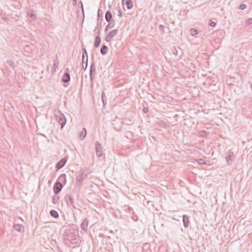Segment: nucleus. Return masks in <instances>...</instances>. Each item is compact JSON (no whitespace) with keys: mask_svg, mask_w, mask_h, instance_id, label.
I'll use <instances>...</instances> for the list:
<instances>
[{"mask_svg":"<svg viewBox=\"0 0 252 252\" xmlns=\"http://www.w3.org/2000/svg\"><path fill=\"white\" fill-rule=\"evenodd\" d=\"M183 221L185 227H188L189 224V218L187 215H184L183 216Z\"/></svg>","mask_w":252,"mask_h":252,"instance_id":"4468645a","label":"nucleus"},{"mask_svg":"<svg viewBox=\"0 0 252 252\" xmlns=\"http://www.w3.org/2000/svg\"><path fill=\"white\" fill-rule=\"evenodd\" d=\"M101 11V10L99 9L98 10V17H99V14H100V12Z\"/></svg>","mask_w":252,"mask_h":252,"instance_id":"c9c22d12","label":"nucleus"},{"mask_svg":"<svg viewBox=\"0 0 252 252\" xmlns=\"http://www.w3.org/2000/svg\"><path fill=\"white\" fill-rule=\"evenodd\" d=\"M59 65V63L58 61V58H57V59L54 60V63L51 68V73L52 75H54L56 72V69L58 67Z\"/></svg>","mask_w":252,"mask_h":252,"instance_id":"9d476101","label":"nucleus"},{"mask_svg":"<svg viewBox=\"0 0 252 252\" xmlns=\"http://www.w3.org/2000/svg\"><path fill=\"white\" fill-rule=\"evenodd\" d=\"M104 97H105V94L103 92L102 93L101 98L103 103H104Z\"/></svg>","mask_w":252,"mask_h":252,"instance_id":"2f4dec72","label":"nucleus"},{"mask_svg":"<svg viewBox=\"0 0 252 252\" xmlns=\"http://www.w3.org/2000/svg\"><path fill=\"white\" fill-rule=\"evenodd\" d=\"M108 49L107 46L103 45L100 49V53L102 55H105L107 54Z\"/></svg>","mask_w":252,"mask_h":252,"instance_id":"aec40b11","label":"nucleus"},{"mask_svg":"<svg viewBox=\"0 0 252 252\" xmlns=\"http://www.w3.org/2000/svg\"><path fill=\"white\" fill-rule=\"evenodd\" d=\"M101 39L100 37L99 36H96L95 39V42H94V47L97 48L98 47L100 43Z\"/></svg>","mask_w":252,"mask_h":252,"instance_id":"5701e85b","label":"nucleus"},{"mask_svg":"<svg viewBox=\"0 0 252 252\" xmlns=\"http://www.w3.org/2000/svg\"><path fill=\"white\" fill-rule=\"evenodd\" d=\"M83 181V174H79L76 179V185L79 186Z\"/></svg>","mask_w":252,"mask_h":252,"instance_id":"a211bd4d","label":"nucleus"},{"mask_svg":"<svg viewBox=\"0 0 252 252\" xmlns=\"http://www.w3.org/2000/svg\"><path fill=\"white\" fill-rule=\"evenodd\" d=\"M13 228L15 230L21 233L23 232L25 229L24 226L20 224H14L13 226Z\"/></svg>","mask_w":252,"mask_h":252,"instance_id":"9b49d317","label":"nucleus"},{"mask_svg":"<svg viewBox=\"0 0 252 252\" xmlns=\"http://www.w3.org/2000/svg\"><path fill=\"white\" fill-rule=\"evenodd\" d=\"M157 125L161 127H163L165 128H168L169 127V125L165 122H164L161 120H159L157 122Z\"/></svg>","mask_w":252,"mask_h":252,"instance_id":"f8f14e48","label":"nucleus"},{"mask_svg":"<svg viewBox=\"0 0 252 252\" xmlns=\"http://www.w3.org/2000/svg\"><path fill=\"white\" fill-rule=\"evenodd\" d=\"M118 12H119V14H118L119 17L121 18L122 17V16H123L122 15V11L120 9H119L118 10Z\"/></svg>","mask_w":252,"mask_h":252,"instance_id":"473e14b6","label":"nucleus"},{"mask_svg":"<svg viewBox=\"0 0 252 252\" xmlns=\"http://www.w3.org/2000/svg\"><path fill=\"white\" fill-rule=\"evenodd\" d=\"M7 63L9 65H10L11 67L14 68L15 67V64L13 61L12 60H9L7 61Z\"/></svg>","mask_w":252,"mask_h":252,"instance_id":"a878e982","label":"nucleus"},{"mask_svg":"<svg viewBox=\"0 0 252 252\" xmlns=\"http://www.w3.org/2000/svg\"><path fill=\"white\" fill-rule=\"evenodd\" d=\"M78 238L79 237L75 235V232L73 231L68 232V233L66 234L65 239L67 241L70 243V247L75 248L80 245L81 241Z\"/></svg>","mask_w":252,"mask_h":252,"instance_id":"f257e3e1","label":"nucleus"},{"mask_svg":"<svg viewBox=\"0 0 252 252\" xmlns=\"http://www.w3.org/2000/svg\"><path fill=\"white\" fill-rule=\"evenodd\" d=\"M112 17V14L110 12V11H107L105 13V20H106V21L107 22H109L111 21V19Z\"/></svg>","mask_w":252,"mask_h":252,"instance_id":"412c9836","label":"nucleus"},{"mask_svg":"<svg viewBox=\"0 0 252 252\" xmlns=\"http://www.w3.org/2000/svg\"><path fill=\"white\" fill-rule=\"evenodd\" d=\"M54 115L57 122L61 125L62 129L66 124V118L64 115L59 110H55Z\"/></svg>","mask_w":252,"mask_h":252,"instance_id":"f03ea898","label":"nucleus"},{"mask_svg":"<svg viewBox=\"0 0 252 252\" xmlns=\"http://www.w3.org/2000/svg\"><path fill=\"white\" fill-rule=\"evenodd\" d=\"M63 188L62 184L60 182H57L55 184L53 188V190L55 194H57Z\"/></svg>","mask_w":252,"mask_h":252,"instance_id":"423d86ee","label":"nucleus"},{"mask_svg":"<svg viewBox=\"0 0 252 252\" xmlns=\"http://www.w3.org/2000/svg\"><path fill=\"white\" fill-rule=\"evenodd\" d=\"M86 134H87L86 129L84 127V128H83L82 131H80L79 133L80 139H81V140L84 139L85 138Z\"/></svg>","mask_w":252,"mask_h":252,"instance_id":"f3484780","label":"nucleus"},{"mask_svg":"<svg viewBox=\"0 0 252 252\" xmlns=\"http://www.w3.org/2000/svg\"><path fill=\"white\" fill-rule=\"evenodd\" d=\"M216 23L214 22H211L210 24V25L211 26V27H215L216 26Z\"/></svg>","mask_w":252,"mask_h":252,"instance_id":"72a5a7b5","label":"nucleus"},{"mask_svg":"<svg viewBox=\"0 0 252 252\" xmlns=\"http://www.w3.org/2000/svg\"><path fill=\"white\" fill-rule=\"evenodd\" d=\"M64 199L68 205L72 207L74 206L73 199L70 195H66L64 197Z\"/></svg>","mask_w":252,"mask_h":252,"instance_id":"0eeeda50","label":"nucleus"},{"mask_svg":"<svg viewBox=\"0 0 252 252\" xmlns=\"http://www.w3.org/2000/svg\"><path fill=\"white\" fill-rule=\"evenodd\" d=\"M66 162V159L65 158H63L62 159H61L60 161H59L57 163V164L56 165V167L58 169H60L62 168V167H63V166L65 164Z\"/></svg>","mask_w":252,"mask_h":252,"instance_id":"1a4fd4ad","label":"nucleus"},{"mask_svg":"<svg viewBox=\"0 0 252 252\" xmlns=\"http://www.w3.org/2000/svg\"><path fill=\"white\" fill-rule=\"evenodd\" d=\"M96 154L97 157H100L102 155V148L100 143L97 141L95 144Z\"/></svg>","mask_w":252,"mask_h":252,"instance_id":"39448f33","label":"nucleus"},{"mask_svg":"<svg viewBox=\"0 0 252 252\" xmlns=\"http://www.w3.org/2000/svg\"><path fill=\"white\" fill-rule=\"evenodd\" d=\"M118 33V30L115 29L111 31L106 36L105 40L107 42L110 41Z\"/></svg>","mask_w":252,"mask_h":252,"instance_id":"20e7f679","label":"nucleus"},{"mask_svg":"<svg viewBox=\"0 0 252 252\" xmlns=\"http://www.w3.org/2000/svg\"><path fill=\"white\" fill-rule=\"evenodd\" d=\"M115 22L114 20H112V21L109 22V23L107 24L105 28V32H106L109 29H111L114 27Z\"/></svg>","mask_w":252,"mask_h":252,"instance_id":"6ab92c4d","label":"nucleus"},{"mask_svg":"<svg viewBox=\"0 0 252 252\" xmlns=\"http://www.w3.org/2000/svg\"><path fill=\"white\" fill-rule=\"evenodd\" d=\"M196 160L199 164H206V162L205 161L204 159H203L202 158L198 159H196Z\"/></svg>","mask_w":252,"mask_h":252,"instance_id":"cd10ccee","label":"nucleus"},{"mask_svg":"<svg viewBox=\"0 0 252 252\" xmlns=\"http://www.w3.org/2000/svg\"><path fill=\"white\" fill-rule=\"evenodd\" d=\"M85 55L86 56V61L85 62L86 66H85V70H86L87 67V65H88V55H87V53L86 49L85 48H84L83 50V55H82L83 63L84 62V59H85Z\"/></svg>","mask_w":252,"mask_h":252,"instance_id":"dca6fc26","label":"nucleus"},{"mask_svg":"<svg viewBox=\"0 0 252 252\" xmlns=\"http://www.w3.org/2000/svg\"><path fill=\"white\" fill-rule=\"evenodd\" d=\"M88 223H89L88 219L87 218H85L81 224V227L83 230L87 231V228H88Z\"/></svg>","mask_w":252,"mask_h":252,"instance_id":"ddd939ff","label":"nucleus"},{"mask_svg":"<svg viewBox=\"0 0 252 252\" xmlns=\"http://www.w3.org/2000/svg\"><path fill=\"white\" fill-rule=\"evenodd\" d=\"M27 14L28 15V16H29L32 19H35V15H34V12L32 9H30L28 10Z\"/></svg>","mask_w":252,"mask_h":252,"instance_id":"b1692460","label":"nucleus"},{"mask_svg":"<svg viewBox=\"0 0 252 252\" xmlns=\"http://www.w3.org/2000/svg\"><path fill=\"white\" fill-rule=\"evenodd\" d=\"M251 88L252 89V84H251Z\"/></svg>","mask_w":252,"mask_h":252,"instance_id":"58836bf2","label":"nucleus"},{"mask_svg":"<svg viewBox=\"0 0 252 252\" xmlns=\"http://www.w3.org/2000/svg\"><path fill=\"white\" fill-rule=\"evenodd\" d=\"M50 215L52 217H54V218H57L59 217L58 212L54 210H52L50 211Z\"/></svg>","mask_w":252,"mask_h":252,"instance_id":"393cba45","label":"nucleus"},{"mask_svg":"<svg viewBox=\"0 0 252 252\" xmlns=\"http://www.w3.org/2000/svg\"><path fill=\"white\" fill-rule=\"evenodd\" d=\"M234 157V153L231 150H229L226 153V161L229 165H231L233 162V158Z\"/></svg>","mask_w":252,"mask_h":252,"instance_id":"7ed1b4c3","label":"nucleus"},{"mask_svg":"<svg viewBox=\"0 0 252 252\" xmlns=\"http://www.w3.org/2000/svg\"><path fill=\"white\" fill-rule=\"evenodd\" d=\"M246 7H247V5L245 4H241L239 7V9H240L241 10H244V9H246Z\"/></svg>","mask_w":252,"mask_h":252,"instance_id":"7c9ffc66","label":"nucleus"},{"mask_svg":"<svg viewBox=\"0 0 252 252\" xmlns=\"http://www.w3.org/2000/svg\"><path fill=\"white\" fill-rule=\"evenodd\" d=\"M70 80V76L69 73L66 72L65 73L63 77H62V81L64 83H67Z\"/></svg>","mask_w":252,"mask_h":252,"instance_id":"2eb2a0df","label":"nucleus"},{"mask_svg":"<svg viewBox=\"0 0 252 252\" xmlns=\"http://www.w3.org/2000/svg\"><path fill=\"white\" fill-rule=\"evenodd\" d=\"M190 32L192 35H195L198 34V31L195 29H191L190 30Z\"/></svg>","mask_w":252,"mask_h":252,"instance_id":"bb28decb","label":"nucleus"},{"mask_svg":"<svg viewBox=\"0 0 252 252\" xmlns=\"http://www.w3.org/2000/svg\"><path fill=\"white\" fill-rule=\"evenodd\" d=\"M159 30L162 32L163 33L164 32V27L162 25H160L159 26Z\"/></svg>","mask_w":252,"mask_h":252,"instance_id":"c756f323","label":"nucleus"},{"mask_svg":"<svg viewBox=\"0 0 252 252\" xmlns=\"http://www.w3.org/2000/svg\"><path fill=\"white\" fill-rule=\"evenodd\" d=\"M246 24L248 25L252 24V18H249L246 21Z\"/></svg>","mask_w":252,"mask_h":252,"instance_id":"c85d7f7f","label":"nucleus"},{"mask_svg":"<svg viewBox=\"0 0 252 252\" xmlns=\"http://www.w3.org/2000/svg\"><path fill=\"white\" fill-rule=\"evenodd\" d=\"M126 8L131 9L133 7V2L132 0H126Z\"/></svg>","mask_w":252,"mask_h":252,"instance_id":"4be33fe9","label":"nucleus"},{"mask_svg":"<svg viewBox=\"0 0 252 252\" xmlns=\"http://www.w3.org/2000/svg\"><path fill=\"white\" fill-rule=\"evenodd\" d=\"M143 111L144 113H147L148 112V109L147 108H144Z\"/></svg>","mask_w":252,"mask_h":252,"instance_id":"f704fd0d","label":"nucleus"},{"mask_svg":"<svg viewBox=\"0 0 252 252\" xmlns=\"http://www.w3.org/2000/svg\"><path fill=\"white\" fill-rule=\"evenodd\" d=\"M57 199L56 197H54L53 201H55V200H57Z\"/></svg>","mask_w":252,"mask_h":252,"instance_id":"e433bc0d","label":"nucleus"},{"mask_svg":"<svg viewBox=\"0 0 252 252\" xmlns=\"http://www.w3.org/2000/svg\"><path fill=\"white\" fill-rule=\"evenodd\" d=\"M73 2H75V3H76V0H73Z\"/></svg>","mask_w":252,"mask_h":252,"instance_id":"4c0bfd02","label":"nucleus"},{"mask_svg":"<svg viewBox=\"0 0 252 252\" xmlns=\"http://www.w3.org/2000/svg\"><path fill=\"white\" fill-rule=\"evenodd\" d=\"M96 73V69L95 65L94 63H92L91 64L90 69V79L92 80L94 78L93 75L94 74H95Z\"/></svg>","mask_w":252,"mask_h":252,"instance_id":"6e6552de","label":"nucleus"}]
</instances>
